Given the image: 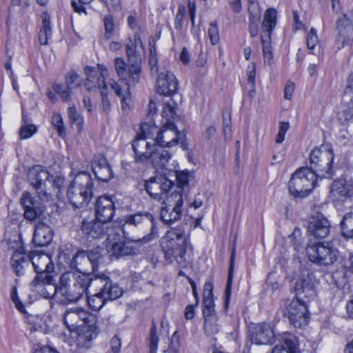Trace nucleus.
<instances>
[{
	"mask_svg": "<svg viewBox=\"0 0 353 353\" xmlns=\"http://www.w3.org/2000/svg\"><path fill=\"white\" fill-rule=\"evenodd\" d=\"M157 125L153 122L141 125L132 142L134 161L141 163H151L156 169H165L171 159L169 151L158 147L154 139Z\"/></svg>",
	"mask_w": 353,
	"mask_h": 353,
	"instance_id": "f257e3e1",
	"label": "nucleus"
},
{
	"mask_svg": "<svg viewBox=\"0 0 353 353\" xmlns=\"http://www.w3.org/2000/svg\"><path fill=\"white\" fill-rule=\"evenodd\" d=\"M160 245L166 261H176L183 268L188 266V251L192 250V246L183 226L171 228L161 239Z\"/></svg>",
	"mask_w": 353,
	"mask_h": 353,
	"instance_id": "f03ea898",
	"label": "nucleus"
},
{
	"mask_svg": "<svg viewBox=\"0 0 353 353\" xmlns=\"http://www.w3.org/2000/svg\"><path fill=\"white\" fill-rule=\"evenodd\" d=\"M114 65L115 72L121 81V83L113 79H110L108 85L121 99L122 110L128 111L130 110L132 105V99L128 81L133 84H136L139 81L141 65L137 63L128 65L124 60L119 57L114 59Z\"/></svg>",
	"mask_w": 353,
	"mask_h": 353,
	"instance_id": "7ed1b4c3",
	"label": "nucleus"
},
{
	"mask_svg": "<svg viewBox=\"0 0 353 353\" xmlns=\"http://www.w3.org/2000/svg\"><path fill=\"white\" fill-rule=\"evenodd\" d=\"M114 65L115 72L121 81V83L113 79H110L108 85L121 99L122 110L128 111L130 110L132 105V99L128 81L133 84H136L139 81L141 65L137 63L128 65L124 60L119 57L114 59Z\"/></svg>",
	"mask_w": 353,
	"mask_h": 353,
	"instance_id": "20e7f679",
	"label": "nucleus"
},
{
	"mask_svg": "<svg viewBox=\"0 0 353 353\" xmlns=\"http://www.w3.org/2000/svg\"><path fill=\"white\" fill-rule=\"evenodd\" d=\"M114 65L115 72L121 81V83L113 79H110L108 85L121 99L122 110L128 111L130 110L132 105V99L128 81L133 84H136L139 81L141 65L137 63L128 65L124 60L119 57L114 59Z\"/></svg>",
	"mask_w": 353,
	"mask_h": 353,
	"instance_id": "39448f33",
	"label": "nucleus"
},
{
	"mask_svg": "<svg viewBox=\"0 0 353 353\" xmlns=\"http://www.w3.org/2000/svg\"><path fill=\"white\" fill-rule=\"evenodd\" d=\"M114 65L115 72L121 81V83L113 79H110L108 85L121 99L122 110L128 111L130 110L132 105V99L128 81L133 84H136L139 81L141 65L137 63L128 65L124 60L119 57L114 59Z\"/></svg>",
	"mask_w": 353,
	"mask_h": 353,
	"instance_id": "423d86ee",
	"label": "nucleus"
},
{
	"mask_svg": "<svg viewBox=\"0 0 353 353\" xmlns=\"http://www.w3.org/2000/svg\"><path fill=\"white\" fill-rule=\"evenodd\" d=\"M63 322L70 332L78 333V341L88 347V343L97 335L95 317L87 311L74 307L66 310Z\"/></svg>",
	"mask_w": 353,
	"mask_h": 353,
	"instance_id": "0eeeda50",
	"label": "nucleus"
},
{
	"mask_svg": "<svg viewBox=\"0 0 353 353\" xmlns=\"http://www.w3.org/2000/svg\"><path fill=\"white\" fill-rule=\"evenodd\" d=\"M93 279L90 275L81 272H66L60 277L59 292L62 299L60 302L68 303L79 300L88 292V288L92 285Z\"/></svg>",
	"mask_w": 353,
	"mask_h": 353,
	"instance_id": "6e6552de",
	"label": "nucleus"
},
{
	"mask_svg": "<svg viewBox=\"0 0 353 353\" xmlns=\"http://www.w3.org/2000/svg\"><path fill=\"white\" fill-rule=\"evenodd\" d=\"M97 69L98 70L92 67H85L84 72L86 74L85 86L88 91L100 89L103 110L108 112L111 108V103L108 97V84L105 80L109 77V70L103 64H97Z\"/></svg>",
	"mask_w": 353,
	"mask_h": 353,
	"instance_id": "1a4fd4ad",
	"label": "nucleus"
},
{
	"mask_svg": "<svg viewBox=\"0 0 353 353\" xmlns=\"http://www.w3.org/2000/svg\"><path fill=\"white\" fill-rule=\"evenodd\" d=\"M68 197L77 208L86 205L92 196V180L89 173L77 174L68 190Z\"/></svg>",
	"mask_w": 353,
	"mask_h": 353,
	"instance_id": "9d476101",
	"label": "nucleus"
},
{
	"mask_svg": "<svg viewBox=\"0 0 353 353\" xmlns=\"http://www.w3.org/2000/svg\"><path fill=\"white\" fill-rule=\"evenodd\" d=\"M317 177L315 172L307 167L298 169L288 183L290 193L299 197L307 196L315 187Z\"/></svg>",
	"mask_w": 353,
	"mask_h": 353,
	"instance_id": "9b49d317",
	"label": "nucleus"
},
{
	"mask_svg": "<svg viewBox=\"0 0 353 353\" xmlns=\"http://www.w3.org/2000/svg\"><path fill=\"white\" fill-rule=\"evenodd\" d=\"M28 181L41 200L50 199L51 190L55 186V181L52 179V176L47 170L40 165H34L28 172Z\"/></svg>",
	"mask_w": 353,
	"mask_h": 353,
	"instance_id": "f8f14e48",
	"label": "nucleus"
},
{
	"mask_svg": "<svg viewBox=\"0 0 353 353\" xmlns=\"http://www.w3.org/2000/svg\"><path fill=\"white\" fill-rule=\"evenodd\" d=\"M310 168L316 175L322 178H329L332 176V164L334 160V154L331 149L322 146L314 149L310 156Z\"/></svg>",
	"mask_w": 353,
	"mask_h": 353,
	"instance_id": "ddd939ff",
	"label": "nucleus"
},
{
	"mask_svg": "<svg viewBox=\"0 0 353 353\" xmlns=\"http://www.w3.org/2000/svg\"><path fill=\"white\" fill-rule=\"evenodd\" d=\"M276 24V11L273 8L268 9L264 14L261 34L263 46L264 63L271 65L273 63V54L271 47V32Z\"/></svg>",
	"mask_w": 353,
	"mask_h": 353,
	"instance_id": "4468645a",
	"label": "nucleus"
},
{
	"mask_svg": "<svg viewBox=\"0 0 353 353\" xmlns=\"http://www.w3.org/2000/svg\"><path fill=\"white\" fill-rule=\"evenodd\" d=\"M183 203L181 190L172 192L161 204V220L166 224H172L179 220L182 215Z\"/></svg>",
	"mask_w": 353,
	"mask_h": 353,
	"instance_id": "2eb2a0df",
	"label": "nucleus"
},
{
	"mask_svg": "<svg viewBox=\"0 0 353 353\" xmlns=\"http://www.w3.org/2000/svg\"><path fill=\"white\" fill-rule=\"evenodd\" d=\"M141 225H146L150 226V232L148 234L145 235L142 238L137 239H132L131 241H134L136 243L145 244L158 236V229L154 223V218L150 213H137L130 214L125 217V223L123 226V231L124 235L127 239L125 228L127 225L139 226Z\"/></svg>",
	"mask_w": 353,
	"mask_h": 353,
	"instance_id": "dca6fc26",
	"label": "nucleus"
},
{
	"mask_svg": "<svg viewBox=\"0 0 353 353\" xmlns=\"http://www.w3.org/2000/svg\"><path fill=\"white\" fill-rule=\"evenodd\" d=\"M307 256L313 263L321 265L333 264L337 260V251L328 243L319 242L316 244L308 245L306 248Z\"/></svg>",
	"mask_w": 353,
	"mask_h": 353,
	"instance_id": "f3484780",
	"label": "nucleus"
},
{
	"mask_svg": "<svg viewBox=\"0 0 353 353\" xmlns=\"http://www.w3.org/2000/svg\"><path fill=\"white\" fill-rule=\"evenodd\" d=\"M337 36L336 43L339 50L353 42V13L347 12L341 15L336 21Z\"/></svg>",
	"mask_w": 353,
	"mask_h": 353,
	"instance_id": "a211bd4d",
	"label": "nucleus"
},
{
	"mask_svg": "<svg viewBox=\"0 0 353 353\" xmlns=\"http://www.w3.org/2000/svg\"><path fill=\"white\" fill-rule=\"evenodd\" d=\"M286 315L295 327L307 325L309 319L306 303L304 300L294 299L286 307Z\"/></svg>",
	"mask_w": 353,
	"mask_h": 353,
	"instance_id": "6ab92c4d",
	"label": "nucleus"
},
{
	"mask_svg": "<svg viewBox=\"0 0 353 353\" xmlns=\"http://www.w3.org/2000/svg\"><path fill=\"white\" fill-rule=\"evenodd\" d=\"M180 133L174 122H165L161 130L157 126L154 139L159 148H172L179 141Z\"/></svg>",
	"mask_w": 353,
	"mask_h": 353,
	"instance_id": "aec40b11",
	"label": "nucleus"
},
{
	"mask_svg": "<svg viewBox=\"0 0 353 353\" xmlns=\"http://www.w3.org/2000/svg\"><path fill=\"white\" fill-rule=\"evenodd\" d=\"M41 277L42 275L34 277L30 284L31 290L39 293L46 299L56 297L60 301L62 297L57 287L52 283V276L50 274H46L43 278L41 279Z\"/></svg>",
	"mask_w": 353,
	"mask_h": 353,
	"instance_id": "412c9836",
	"label": "nucleus"
},
{
	"mask_svg": "<svg viewBox=\"0 0 353 353\" xmlns=\"http://www.w3.org/2000/svg\"><path fill=\"white\" fill-rule=\"evenodd\" d=\"M274 336L273 329L268 323L254 324L250 327L248 338L252 344L261 345L272 343Z\"/></svg>",
	"mask_w": 353,
	"mask_h": 353,
	"instance_id": "4be33fe9",
	"label": "nucleus"
},
{
	"mask_svg": "<svg viewBox=\"0 0 353 353\" xmlns=\"http://www.w3.org/2000/svg\"><path fill=\"white\" fill-rule=\"evenodd\" d=\"M156 78V90L158 94L170 96L178 90V83L175 76L170 71L161 68L159 73L154 74Z\"/></svg>",
	"mask_w": 353,
	"mask_h": 353,
	"instance_id": "5701e85b",
	"label": "nucleus"
},
{
	"mask_svg": "<svg viewBox=\"0 0 353 353\" xmlns=\"http://www.w3.org/2000/svg\"><path fill=\"white\" fill-rule=\"evenodd\" d=\"M132 239H129L128 242H121L119 239V235H114L113 238L110 236L107 238L106 250L111 257L119 258L127 255H134L137 252V249L131 245Z\"/></svg>",
	"mask_w": 353,
	"mask_h": 353,
	"instance_id": "b1692460",
	"label": "nucleus"
},
{
	"mask_svg": "<svg viewBox=\"0 0 353 353\" xmlns=\"http://www.w3.org/2000/svg\"><path fill=\"white\" fill-rule=\"evenodd\" d=\"M173 186V183L161 176L151 178L145 183V188L151 198L161 200L163 194L167 193Z\"/></svg>",
	"mask_w": 353,
	"mask_h": 353,
	"instance_id": "393cba45",
	"label": "nucleus"
},
{
	"mask_svg": "<svg viewBox=\"0 0 353 353\" xmlns=\"http://www.w3.org/2000/svg\"><path fill=\"white\" fill-rule=\"evenodd\" d=\"M92 285L99 288V292L108 300H114L119 298L123 290L119 286L114 283L109 277L102 276L93 279Z\"/></svg>",
	"mask_w": 353,
	"mask_h": 353,
	"instance_id": "a878e982",
	"label": "nucleus"
},
{
	"mask_svg": "<svg viewBox=\"0 0 353 353\" xmlns=\"http://www.w3.org/2000/svg\"><path fill=\"white\" fill-rule=\"evenodd\" d=\"M115 207L112 198L108 196L99 197L95 203V216L108 225L114 214Z\"/></svg>",
	"mask_w": 353,
	"mask_h": 353,
	"instance_id": "bb28decb",
	"label": "nucleus"
},
{
	"mask_svg": "<svg viewBox=\"0 0 353 353\" xmlns=\"http://www.w3.org/2000/svg\"><path fill=\"white\" fill-rule=\"evenodd\" d=\"M81 230L87 240L91 241L105 235L109 230V225L97 218L90 221L84 219L82 221Z\"/></svg>",
	"mask_w": 353,
	"mask_h": 353,
	"instance_id": "cd10ccee",
	"label": "nucleus"
},
{
	"mask_svg": "<svg viewBox=\"0 0 353 353\" xmlns=\"http://www.w3.org/2000/svg\"><path fill=\"white\" fill-rule=\"evenodd\" d=\"M314 279L312 274L306 273L301 274L294 283L296 299L303 300L315 295Z\"/></svg>",
	"mask_w": 353,
	"mask_h": 353,
	"instance_id": "c85d7f7f",
	"label": "nucleus"
},
{
	"mask_svg": "<svg viewBox=\"0 0 353 353\" xmlns=\"http://www.w3.org/2000/svg\"><path fill=\"white\" fill-rule=\"evenodd\" d=\"M30 260L34 267V271L37 275H42L44 277L46 274H50L54 270V265L51 257L47 254L32 252L30 254Z\"/></svg>",
	"mask_w": 353,
	"mask_h": 353,
	"instance_id": "c756f323",
	"label": "nucleus"
},
{
	"mask_svg": "<svg viewBox=\"0 0 353 353\" xmlns=\"http://www.w3.org/2000/svg\"><path fill=\"white\" fill-rule=\"evenodd\" d=\"M308 233L316 238H325L330 232V223L322 214L312 215L308 223Z\"/></svg>",
	"mask_w": 353,
	"mask_h": 353,
	"instance_id": "7c9ffc66",
	"label": "nucleus"
},
{
	"mask_svg": "<svg viewBox=\"0 0 353 353\" xmlns=\"http://www.w3.org/2000/svg\"><path fill=\"white\" fill-rule=\"evenodd\" d=\"M281 345H276L272 353H299L298 340L294 334L284 332L281 336Z\"/></svg>",
	"mask_w": 353,
	"mask_h": 353,
	"instance_id": "2f4dec72",
	"label": "nucleus"
},
{
	"mask_svg": "<svg viewBox=\"0 0 353 353\" xmlns=\"http://www.w3.org/2000/svg\"><path fill=\"white\" fill-rule=\"evenodd\" d=\"M248 1L249 31L250 36L254 37L258 34L259 23L261 20V11L257 0Z\"/></svg>",
	"mask_w": 353,
	"mask_h": 353,
	"instance_id": "473e14b6",
	"label": "nucleus"
},
{
	"mask_svg": "<svg viewBox=\"0 0 353 353\" xmlns=\"http://www.w3.org/2000/svg\"><path fill=\"white\" fill-rule=\"evenodd\" d=\"M92 168L96 177L101 181H108L112 176L111 168L103 157H97Z\"/></svg>",
	"mask_w": 353,
	"mask_h": 353,
	"instance_id": "72a5a7b5",
	"label": "nucleus"
},
{
	"mask_svg": "<svg viewBox=\"0 0 353 353\" xmlns=\"http://www.w3.org/2000/svg\"><path fill=\"white\" fill-rule=\"evenodd\" d=\"M52 239L51 228L44 223H39L34 230L32 241L39 247L48 245Z\"/></svg>",
	"mask_w": 353,
	"mask_h": 353,
	"instance_id": "f704fd0d",
	"label": "nucleus"
},
{
	"mask_svg": "<svg viewBox=\"0 0 353 353\" xmlns=\"http://www.w3.org/2000/svg\"><path fill=\"white\" fill-rule=\"evenodd\" d=\"M351 195L352 190L346 181L336 180L333 182L330 190V196L333 199L343 201Z\"/></svg>",
	"mask_w": 353,
	"mask_h": 353,
	"instance_id": "c9c22d12",
	"label": "nucleus"
},
{
	"mask_svg": "<svg viewBox=\"0 0 353 353\" xmlns=\"http://www.w3.org/2000/svg\"><path fill=\"white\" fill-rule=\"evenodd\" d=\"M30 261V256L28 257L23 252L19 251L13 252L10 259V264L16 275L21 276L24 274L25 269L29 265Z\"/></svg>",
	"mask_w": 353,
	"mask_h": 353,
	"instance_id": "e433bc0d",
	"label": "nucleus"
},
{
	"mask_svg": "<svg viewBox=\"0 0 353 353\" xmlns=\"http://www.w3.org/2000/svg\"><path fill=\"white\" fill-rule=\"evenodd\" d=\"M42 26L39 32V41L40 44L46 46L48 40L52 38V30L50 23V17L48 13L43 12L41 14Z\"/></svg>",
	"mask_w": 353,
	"mask_h": 353,
	"instance_id": "4c0bfd02",
	"label": "nucleus"
},
{
	"mask_svg": "<svg viewBox=\"0 0 353 353\" xmlns=\"http://www.w3.org/2000/svg\"><path fill=\"white\" fill-rule=\"evenodd\" d=\"M37 131V127L31 123V119L26 114L22 115V125L20 128L19 135L21 139L30 138Z\"/></svg>",
	"mask_w": 353,
	"mask_h": 353,
	"instance_id": "58836bf2",
	"label": "nucleus"
},
{
	"mask_svg": "<svg viewBox=\"0 0 353 353\" xmlns=\"http://www.w3.org/2000/svg\"><path fill=\"white\" fill-rule=\"evenodd\" d=\"M143 51V43L139 34H134L133 41H130L126 45V53L130 58L132 57H137L141 55Z\"/></svg>",
	"mask_w": 353,
	"mask_h": 353,
	"instance_id": "ea45409f",
	"label": "nucleus"
},
{
	"mask_svg": "<svg viewBox=\"0 0 353 353\" xmlns=\"http://www.w3.org/2000/svg\"><path fill=\"white\" fill-rule=\"evenodd\" d=\"M204 316V330L209 336L216 334L219 331V325L217 323V317L216 314L203 315Z\"/></svg>",
	"mask_w": 353,
	"mask_h": 353,
	"instance_id": "a19ab883",
	"label": "nucleus"
},
{
	"mask_svg": "<svg viewBox=\"0 0 353 353\" xmlns=\"http://www.w3.org/2000/svg\"><path fill=\"white\" fill-rule=\"evenodd\" d=\"M340 224L343 236L353 238V212L345 214Z\"/></svg>",
	"mask_w": 353,
	"mask_h": 353,
	"instance_id": "79ce46f5",
	"label": "nucleus"
},
{
	"mask_svg": "<svg viewBox=\"0 0 353 353\" xmlns=\"http://www.w3.org/2000/svg\"><path fill=\"white\" fill-rule=\"evenodd\" d=\"M88 261H94L92 255L88 254V252L85 251H79L72 257L70 262V266L72 268L77 269L78 270L77 272H81V269L79 268V265L85 264L88 263Z\"/></svg>",
	"mask_w": 353,
	"mask_h": 353,
	"instance_id": "37998d69",
	"label": "nucleus"
},
{
	"mask_svg": "<svg viewBox=\"0 0 353 353\" xmlns=\"http://www.w3.org/2000/svg\"><path fill=\"white\" fill-rule=\"evenodd\" d=\"M68 114L71 122L77 125L78 132H81L83 129L84 121L82 115L77 111L75 105L68 108Z\"/></svg>",
	"mask_w": 353,
	"mask_h": 353,
	"instance_id": "c03bdc74",
	"label": "nucleus"
},
{
	"mask_svg": "<svg viewBox=\"0 0 353 353\" xmlns=\"http://www.w3.org/2000/svg\"><path fill=\"white\" fill-rule=\"evenodd\" d=\"M106 301L105 298L99 292L92 296H88L87 298L89 307L96 311L101 309Z\"/></svg>",
	"mask_w": 353,
	"mask_h": 353,
	"instance_id": "a18cd8bd",
	"label": "nucleus"
},
{
	"mask_svg": "<svg viewBox=\"0 0 353 353\" xmlns=\"http://www.w3.org/2000/svg\"><path fill=\"white\" fill-rule=\"evenodd\" d=\"M65 85L72 90L75 88L81 86L82 79L74 71H70L65 77Z\"/></svg>",
	"mask_w": 353,
	"mask_h": 353,
	"instance_id": "49530a36",
	"label": "nucleus"
},
{
	"mask_svg": "<svg viewBox=\"0 0 353 353\" xmlns=\"http://www.w3.org/2000/svg\"><path fill=\"white\" fill-rule=\"evenodd\" d=\"M52 90L62 101L66 102L71 99L72 90L66 85L55 83L52 85Z\"/></svg>",
	"mask_w": 353,
	"mask_h": 353,
	"instance_id": "de8ad7c7",
	"label": "nucleus"
},
{
	"mask_svg": "<svg viewBox=\"0 0 353 353\" xmlns=\"http://www.w3.org/2000/svg\"><path fill=\"white\" fill-rule=\"evenodd\" d=\"M176 115V104L174 101H169L165 103L163 110L162 117L166 119V122H173L174 116Z\"/></svg>",
	"mask_w": 353,
	"mask_h": 353,
	"instance_id": "09e8293b",
	"label": "nucleus"
},
{
	"mask_svg": "<svg viewBox=\"0 0 353 353\" xmlns=\"http://www.w3.org/2000/svg\"><path fill=\"white\" fill-rule=\"evenodd\" d=\"M159 337L156 324L153 322L149 336L150 353H156L158 349Z\"/></svg>",
	"mask_w": 353,
	"mask_h": 353,
	"instance_id": "8fccbe9b",
	"label": "nucleus"
},
{
	"mask_svg": "<svg viewBox=\"0 0 353 353\" xmlns=\"http://www.w3.org/2000/svg\"><path fill=\"white\" fill-rule=\"evenodd\" d=\"M149 63L150 65V72L152 76H154L157 73L161 71V69L158 66V58L157 51L154 46H152L150 44V55H149Z\"/></svg>",
	"mask_w": 353,
	"mask_h": 353,
	"instance_id": "3c124183",
	"label": "nucleus"
},
{
	"mask_svg": "<svg viewBox=\"0 0 353 353\" xmlns=\"http://www.w3.org/2000/svg\"><path fill=\"white\" fill-rule=\"evenodd\" d=\"M319 41L317 31L315 28H312L306 37V44L310 54H314L313 50Z\"/></svg>",
	"mask_w": 353,
	"mask_h": 353,
	"instance_id": "603ef678",
	"label": "nucleus"
},
{
	"mask_svg": "<svg viewBox=\"0 0 353 353\" xmlns=\"http://www.w3.org/2000/svg\"><path fill=\"white\" fill-rule=\"evenodd\" d=\"M52 124L57 131L59 135L62 137L65 134V128L61 114L55 113L52 117Z\"/></svg>",
	"mask_w": 353,
	"mask_h": 353,
	"instance_id": "864d4df0",
	"label": "nucleus"
},
{
	"mask_svg": "<svg viewBox=\"0 0 353 353\" xmlns=\"http://www.w3.org/2000/svg\"><path fill=\"white\" fill-rule=\"evenodd\" d=\"M247 77L248 83L249 86L252 88L253 92H255V77H256V68L255 65L251 63L248 65L247 68Z\"/></svg>",
	"mask_w": 353,
	"mask_h": 353,
	"instance_id": "5fc2aeb1",
	"label": "nucleus"
},
{
	"mask_svg": "<svg viewBox=\"0 0 353 353\" xmlns=\"http://www.w3.org/2000/svg\"><path fill=\"white\" fill-rule=\"evenodd\" d=\"M208 33L212 44H217L219 41V34L217 26L212 23H210Z\"/></svg>",
	"mask_w": 353,
	"mask_h": 353,
	"instance_id": "6e6d98bb",
	"label": "nucleus"
},
{
	"mask_svg": "<svg viewBox=\"0 0 353 353\" xmlns=\"http://www.w3.org/2000/svg\"><path fill=\"white\" fill-rule=\"evenodd\" d=\"M289 128V123L283 121L279 123V130L275 140L276 143H281L284 141L285 134Z\"/></svg>",
	"mask_w": 353,
	"mask_h": 353,
	"instance_id": "4d7b16f0",
	"label": "nucleus"
},
{
	"mask_svg": "<svg viewBox=\"0 0 353 353\" xmlns=\"http://www.w3.org/2000/svg\"><path fill=\"white\" fill-rule=\"evenodd\" d=\"M104 26L105 29V37L109 39L112 37L114 31V23L111 16H105L103 19Z\"/></svg>",
	"mask_w": 353,
	"mask_h": 353,
	"instance_id": "13d9d810",
	"label": "nucleus"
},
{
	"mask_svg": "<svg viewBox=\"0 0 353 353\" xmlns=\"http://www.w3.org/2000/svg\"><path fill=\"white\" fill-rule=\"evenodd\" d=\"M203 314H216L214 310V298L213 299H203Z\"/></svg>",
	"mask_w": 353,
	"mask_h": 353,
	"instance_id": "bf43d9fd",
	"label": "nucleus"
},
{
	"mask_svg": "<svg viewBox=\"0 0 353 353\" xmlns=\"http://www.w3.org/2000/svg\"><path fill=\"white\" fill-rule=\"evenodd\" d=\"M185 14V8L184 6H179L178 12L175 17L174 27L176 29L180 30L183 26V20Z\"/></svg>",
	"mask_w": 353,
	"mask_h": 353,
	"instance_id": "052dcab7",
	"label": "nucleus"
},
{
	"mask_svg": "<svg viewBox=\"0 0 353 353\" xmlns=\"http://www.w3.org/2000/svg\"><path fill=\"white\" fill-rule=\"evenodd\" d=\"M233 261H234V256L232 254L231 256L230 272H229L227 285H226V288H225V303H227L228 301V300L230 297V295H231V285H232V271Z\"/></svg>",
	"mask_w": 353,
	"mask_h": 353,
	"instance_id": "680f3d73",
	"label": "nucleus"
},
{
	"mask_svg": "<svg viewBox=\"0 0 353 353\" xmlns=\"http://www.w3.org/2000/svg\"><path fill=\"white\" fill-rule=\"evenodd\" d=\"M78 1H79L78 3L76 2L74 0L72 1L71 4H72V6L74 10L79 14H81V13L86 14L85 8L83 6V5L88 4V3H91L93 0H78Z\"/></svg>",
	"mask_w": 353,
	"mask_h": 353,
	"instance_id": "e2e57ef3",
	"label": "nucleus"
},
{
	"mask_svg": "<svg viewBox=\"0 0 353 353\" xmlns=\"http://www.w3.org/2000/svg\"><path fill=\"white\" fill-rule=\"evenodd\" d=\"M110 350L108 353H120L121 339L117 335L114 336L110 341Z\"/></svg>",
	"mask_w": 353,
	"mask_h": 353,
	"instance_id": "0e129e2a",
	"label": "nucleus"
},
{
	"mask_svg": "<svg viewBox=\"0 0 353 353\" xmlns=\"http://www.w3.org/2000/svg\"><path fill=\"white\" fill-rule=\"evenodd\" d=\"M179 337L177 332H174L171 337L170 353H179Z\"/></svg>",
	"mask_w": 353,
	"mask_h": 353,
	"instance_id": "69168bd1",
	"label": "nucleus"
},
{
	"mask_svg": "<svg viewBox=\"0 0 353 353\" xmlns=\"http://www.w3.org/2000/svg\"><path fill=\"white\" fill-rule=\"evenodd\" d=\"M21 203L23 208L34 207L35 203L33 201L32 197L28 192H24L21 197Z\"/></svg>",
	"mask_w": 353,
	"mask_h": 353,
	"instance_id": "338daca9",
	"label": "nucleus"
},
{
	"mask_svg": "<svg viewBox=\"0 0 353 353\" xmlns=\"http://www.w3.org/2000/svg\"><path fill=\"white\" fill-rule=\"evenodd\" d=\"M213 285L211 282H207L203 287V298L213 299Z\"/></svg>",
	"mask_w": 353,
	"mask_h": 353,
	"instance_id": "774afa93",
	"label": "nucleus"
}]
</instances>
